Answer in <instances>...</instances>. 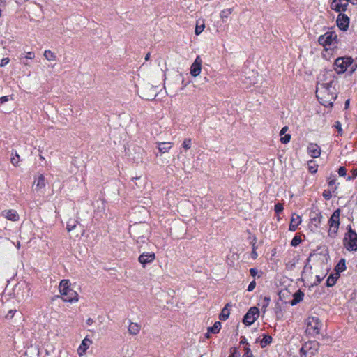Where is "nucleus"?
I'll list each match as a JSON object with an SVG mask.
<instances>
[{
  "label": "nucleus",
  "mask_w": 357,
  "mask_h": 357,
  "mask_svg": "<svg viewBox=\"0 0 357 357\" xmlns=\"http://www.w3.org/2000/svg\"><path fill=\"white\" fill-rule=\"evenodd\" d=\"M59 292L62 295V299L64 302H77L79 299L78 294L70 287L68 280H62L60 282Z\"/></svg>",
  "instance_id": "1"
},
{
  "label": "nucleus",
  "mask_w": 357,
  "mask_h": 357,
  "mask_svg": "<svg viewBox=\"0 0 357 357\" xmlns=\"http://www.w3.org/2000/svg\"><path fill=\"white\" fill-rule=\"evenodd\" d=\"M31 289L32 285L30 283L22 281L15 285L13 293L18 301H21L32 296Z\"/></svg>",
  "instance_id": "2"
},
{
  "label": "nucleus",
  "mask_w": 357,
  "mask_h": 357,
  "mask_svg": "<svg viewBox=\"0 0 357 357\" xmlns=\"http://www.w3.org/2000/svg\"><path fill=\"white\" fill-rule=\"evenodd\" d=\"M305 333L310 337H314L318 335L322 326L319 318L315 317H308L305 320Z\"/></svg>",
  "instance_id": "3"
},
{
  "label": "nucleus",
  "mask_w": 357,
  "mask_h": 357,
  "mask_svg": "<svg viewBox=\"0 0 357 357\" xmlns=\"http://www.w3.org/2000/svg\"><path fill=\"white\" fill-rule=\"evenodd\" d=\"M130 234L137 243H146L148 241V227L146 225H135Z\"/></svg>",
  "instance_id": "4"
},
{
  "label": "nucleus",
  "mask_w": 357,
  "mask_h": 357,
  "mask_svg": "<svg viewBox=\"0 0 357 357\" xmlns=\"http://www.w3.org/2000/svg\"><path fill=\"white\" fill-rule=\"evenodd\" d=\"M319 349V343L317 341H308L303 344L300 349L301 357H313Z\"/></svg>",
  "instance_id": "5"
},
{
  "label": "nucleus",
  "mask_w": 357,
  "mask_h": 357,
  "mask_svg": "<svg viewBox=\"0 0 357 357\" xmlns=\"http://www.w3.org/2000/svg\"><path fill=\"white\" fill-rule=\"evenodd\" d=\"M354 59L351 56L338 57L334 62V70L337 74H343L347 68L352 65Z\"/></svg>",
  "instance_id": "6"
},
{
  "label": "nucleus",
  "mask_w": 357,
  "mask_h": 357,
  "mask_svg": "<svg viewBox=\"0 0 357 357\" xmlns=\"http://www.w3.org/2000/svg\"><path fill=\"white\" fill-rule=\"evenodd\" d=\"M344 245L350 251L357 250V234L349 226L347 233L344 238Z\"/></svg>",
  "instance_id": "7"
},
{
  "label": "nucleus",
  "mask_w": 357,
  "mask_h": 357,
  "mask_svg": "<svg viewBox=\"0 0 357 357\" xmlns=\"http://www.w3.org/2000/svg\"><path fill=\"white\" fill-rule=\"evenodd\" d=\"M340 210H335L328 220L329 229L328 233V236L331 237H335L337 232L340 225Z\"/></svg>",
  "instance_id": "8"
},
{
  "label": "nucleus",
  "mask_w": 357,
  "mask_h": 357,
  "mask_svg": "<svg viewBox=\"0 0 357 357\" xmlns=\"http://www.w3.org/2000/svg\"><path fill=\"white\" fill-rule=\"evenodd\" d=\"M319 43L326 47L332 44H337V37L335 31H327L324 35H321L318 38Z\"/></svg>",
  "instance_id": "9"
},
{
  "label": "nucleus",
  "mask_w": 357,
  "mask_h": 357,
  "mask_svg": "<svg viewBox=\"0 0 357 357\" xmlns=\"http://www.w3.org/2000/svg\"><path fill=\"white\" fill-rule=\"evenodd\" d=\"M259 314V309L256 307H252L245 314L243 322L246 326L252 324L258 318Z\"/></svg>",
  "instance_id": "10"
},
{
  "label": "nucleus",
  "mask_w": 357,
  "mask_h": 357,
  "mask_svg": "<svg viewBox=\"0 0 357 357\" xmlns=\"http://www.w3.org/2000/svg\"><path fill=\"white\" fill-rule=\"evenodd\" d=\"M349 22L350 19L346 14L339 13L336 20V24L341 31H346L349 28Z\"/></svg>",
  "instance_id": "11"
},
{
  "label": "nucleus",
  "mask_w": 357,
  "mask_h": 357,
  "mask_svg": "<svg viewBox=\"0 0 357 357\" xmlns=\"http://www.w3.org/2000/svg\"><path fill=\"white\" fill-rule=\"evenodd\" d=\"M348 0H333L331 8L335 12H345L348 7Z\"/></svg>",
  "instance_id": "12"
},
{
  "label": "nucleus",
  "mask_w": 357,
  "mask_h": 357,
  "mask_svg": "<svg viewBox=\"0 0 357 357\" xmlns=\"http://www.w3.org/2000/svg\"><path fill=\"white\" fill-rule=\"evenodd\" d=\"M202 61L199 56H197L190 67V74L193 77H197L199 75L202 69Z\"/></svg>",
  "instance_id": "13"
},
{
  "label": "nucleus",
  "mask_w": 357,
  "mask_h": 357,
  "mask_svg": "<svg viewBox=\"0 0 357 357\" xmlns=\"http://www.w3.org/2000/svg\"><path fill=\"white\" fill-rule=\"evenodd\" d=\"M91 344L92 340L89 339L87 336L85 337L77 349L78 355L79 356H83L86 353V350L89 348Z\"/></svg>",
  "instance_id": "14"
},
{
  "label": "nucleus",
  "mask_w": 357,
  "mask_h": 357,
  "mask_svg": "<svg viewBox=\"0 0 357 357\" xmlns=\"http://www.w3.org/2000/svg\"><path fill=\"white\" fill-rule=\"evenodd\" d=\"M155 259V253L146 252V253L142 254L139 257L138 260H139V263H141L143 265V266H144L146 264H149V263L153 261Z\"/></svg>",
  "instance_id": "15"
},
{
  "label": "nucleus",
  "mask_w": 357,
  "mask_h": 357,
  "mask_svg": "<svg viewBox=\"0 0 357 357\" xmlns=\"http://www.w3.org/2000/svg\"><path fill=\"white\" fill-rule=\"evenodd\" d=\"M307 152L312 158H317L321 154V148L317 144L310 143L307 146Z\"/></svg>",
  "instance_id": "16"
},
{
  "label": "nucleus",
  "mask_w": 357,
  "mask_h": 357,
  "mask_svg": "<svg viewBox=\"0 0 357 357\" xmlns=\"http://www.w3.org/2000/svg\"><path fill=\"white\" fill-rule=\"evenodd\" d=\"M301 223V218L300 215L294 213L291 216V222L289 224V230L294 231L298 226Z\"/></svg>",
  "instance_id": "17"
},
{
  "label": "nucleus",
  "mask_w": 357,
  "mask_h": 357,
  "mask_svg": "<svg viewBox=\"0 0 357 357\" xmlns=\"http://www.w3.org/2000/svg\"><path fill=\"white\" fill-rule=\"evenodd\" d=\"M322 215L318 211H312L310 213V220L316 227H318L321 224Z\"/></svg>",
  "instance_id": "18"
},
{
  "label": "nucleus",
  "mask_w": 357,
  "mask_h": 357,
  "mask_svg": "<svg viewBox=\"0 0 357 357\" xmlns=\"http://www.w3.org/2000/svg\"><path fill=\"white\" fill-rule=\"evenodd\" d=\"M2 215L8 220L13 222L19 220V215L15 210L4 211L2 212Z\"/></svg>",
  "instance_id": "19"
},
{
  "label": "nucleus",
  "mask_w": 357,
  "mask_h": 357,
  "mask_svg": "<svg viewBox=\"0 0 357 357\" xmlns=\"http://www.w3.org/2000/svg\"><path fill=\"white\" fill-rule=\"evenodd\" d=\"M128 333L131 335H137L141 330V326L137 323L131 322L128 326Z\"/></svg>",
  "instance_id": "20"
},
{
  "label": "nucleus",
  "mask_w": 357,
  "mask_h": 357,
  "mask_svg": "<svg viewBox=\"0 0 357 357\" xmlns=\"http://www.w3.org/2000/svg\"><path fill=\"white\" fill-rule=\"evenodd\" d=\"M158 148L161 153H165L168 152L172 148V142H158Z\"/></svg>",
  "instance_id": "21"
},
{
  "label": "nucleus",
  "mask_w": 357,
  "mask_h": 357,
  "mask_svg": "<svg viewBox=\"0 0 357 357\" xmlns=\"http://www.w3.org/2000/svg\"><path fill=\"white\" fill-rule=\"evenodd\" d=\"M33 184L36 185L37 190H41L46 185L45 176L40 174L35 181Z\"/></svg>",
  "instance_id": "22"
},
{
  "label": "nucleus",
  "mask_w": 357,
  "mask_h": 357,
  "mask_svg": "<svg viewBox=\"0 0 357 357\" xmlns=\"http://www.w3.org/2000/svg\"><path fill=\"white\" fill-rule=\"evenodd\" d=\"M230 306H231V305L229 303H227L225 305L224 308L222 310V312L219 315V319L220 320L225 321L228 319L229 314H230L229 309V307Z\"/></svg>",
  "instance_id": "23"
},
{
  "label": "nucleus",
  "mask_w": 357,
  "mask_h": 357,
  "mask_svg": "<svg viewBox=\"0 0 357 357\" xmlns=\"http://www.w3.org/2000/svg\"><path fill=\"white\" fill-rule=\"evenodd\" d=\"M303 296H304V294L301 290L297 291L294 294V299L291 301V304L292 305H296L301 301H302Z\"/></svg>",
  "instance_id": "24"
},
{
  "label": "nucleus",
  "mask_w": 357,
  "mask_h": 357,
  "mask_svg": "<svg viewBox=\"0 0 357 357\" xmlns=\"http://www.w3.org/2000/svg\"><path fill=\"white\" fill-rule=\"evenodd\" d=\"M221 328V323L220 321H215L213 326L208 328V333L217 334L219 333Z\"/></svg>",
  "instance_id": "25"
},
{
  "label": "nucleus",
  "mask_w": 357,
  "mask_h": 357,
  "mask_svg": "<svg viewBox=\"0 0 357 357\" xmlns=\"http://www.w3.org/2000/svg\"><path fill=\"white\" fill-rule=\"evenodd\" d=\"M78 223V220L77 219H69L66 224V229L68 232L75 229Z\"/></svg>",
  "instance_id": "26"
},
{
  "label": "nucleus",
  "mask_w": 357,
  "mask_h": 357,
  "mask_svg": "<svg viewBox=\"0 0 357 357\" xmlns=\"http://www.w3.org/2000/svg\"><path fill=\"white\" fill-rule=\"evenodd\" d=\"M233 11H234V8H228V9H225L220 12V16L223 22H226V19L228 17V16L231 13H232Z\"/></svg>",
  "instance_id": "27"
},
{
  "label": "nucleus",
  "mask_w": 357,
  "mask_h": 357,
  "mask_svg": "<svg viewBox=\"0 0 357 357\" xmlns=\"http://www.w3.org/2000/svg\"><path fill=\"white\" fill-rule=\"evenodd\" d=\"M337 278H338L337 273H336L335 275H330V276L327 279L326 285L328 287L333 286L335 284Z\"/></svg>",
  "instance_id": "28"
},
{
  "label": "nucleus",
  "mask_w": 357,
  "mask_h": 357,
  "mask_svg": "<svg viewBox=\"0 0 357 357\" xmlns=\"http://www.w3.org/2000/svg\"><path fill=\"white\" fill-rule=\"evenodd\" d=\"M44 56L48 61H56V54L50 50H45L44 52Z\"/></svg>",
  "instance_id": "29"
},
{
  "label": "nucleus",
  "mask_w": 357,
  "mask_h": 357,
  "mask_svg": "<svg viewBox=\"0 0 357 357\" xmlns=\"http://www.w3.org/2000/svg\"><path fill=\"white\" fill-rule=\"evenodd\" d=\"M20 161V155L17 152H15V155H13V157L10 158V162L12 165H13L15 167L18 166V164Z\"/></svg>",
  "instance_id": "30"
},
{
  "label": "nucleus",
  "mask_w": 357,
  "mask_h": 357,
  "mask_svg": "<svg viewBox=\"0 0 357 357\" xmlns=\"http://www.w3.org/2000/svg\"><path fill=\"white\" fill-rule=\"evenodd\" d=\"M272 337L269 335H264L263 339L261 340V347H265L268 344L271 343Z\"/></svg>",
  "instance_id": "31"
},
{
  "label": "nucleus",
  "mask_w": 357,
  "mask_h": 357,
  "mask_svg": "<svg viewBox=\"0 0 357 357\" xmlns=\"http://www.w3.org/2000/svg\"><path fill=\"white\" fill-rule=\"evenodd\" d=\"M346 268L344 259H342L337 264L335 269L337 272L343 271Z\"/></svg>",
  "instance_id": "32"
},
{
  "label": "nucleus",
  "mask_w": 357,
  "mask_h": 357,
  "mask_svg": "<svg viewBox=\"0 0 357 357\" xmlns=\"http://www.w3.org/2000/svg\"><path fill=\"white\" fill-rule=\"evenodd\" d=\"M302 240L301 236H295L291 241V245L293 247H296L298 245L301 243Z\"/></svg>",
  "instance_id": "33"
},
{
  "label": "nucleus",
  "mask_w": 357,
  "mask_h": 357,
  "mask_svg": "<svg viewBox=\"0 0 357 357\" xmlns=\"http://www.w3.org/2000/svg\"><path fill=\"white\" fill-rule=\"evenodd\" d=\"M334 84V80L332 79L331 80L330 82H327V83H323L321 84V86L324 88L326 91H330V89L331 87H333V85Z\"/></svg>",
  "instance_id": "34"
},
{
  "label": "nucleus",
  "mask_w": 357,
  "mask_h": 357,
  "mask_svg": "<svg viewBox=\"0 0 357 357\" xmlns=\"http://www.w3.org/2000/svg\"><path fill=\"white\" fill-rule=\"evenodd\" d=\"M191 144L192 143L190 139H185L183 142L182 146L185 150H188L191 148Z\"/></svg>",
  "instance_id": "35"
},
{
  "label": "nucleus",
  "mask_w": 357,
  "mask_h": 357,
  "mask_svg": "<svg viewBox=\"0 0 357 357\" xmlns=\"http://www.w3.org/2000/svg\"><path fill=\"white\" fill-rule=\"evenodd\" d=\"M204 27H205L204 24H202V25H199L198 24H197L195 30V35H197V36L199 35L203 31Z\"/></svg>",
  "instance_id": "36"
},
{
  "label": "nucleus",
  "mask_w": 357,
  "mask_h": 357,
  "mask_svg": "<svg viewBox=\"0 0 357 357\" xmlns=\"http://www.w3.org/2000/svg\"><path fill=\"white\" fill-rule=\"evenodd\" d=\"M284 208H283V205L280 203H277L275 205V207H274V211L275 212L278 214L280 213H281L282 211H283Z\"/></svg>",
  "instance_id": "37"
},
{
  "label": "nucleus",
  "mask_w": 357,
  "mask_h": 357,
  "mask_svg": "<svg viewBox=\"0 0 357 357\" xmlns=\"http://www.w3.org/2000/svg\"><path fill=\"white\" fill-rule=\"evenodd\" d=\"M291 139V135L289 134H287L285 135L284 137H282L280 138V142L282 143V144H287L288 142H289Z\"/></svg>",
  "instance_id": "38"
},
{
  "label": "nucleus",
  "mask_w": 357,
  "mask_h": 357,
  "mask_svg": "<svg viewBox=\"0 0 357 357\" xmlns=\"http://www.w3.org/2000/svg\"><path fill=\"white\" fill-rule=\"evenodd\" d=\"M323 197L326 199H330L332 197V194H331V191L329 190H325L324 192H323Z\"/></svg>",
  "instance_id": "39"
},
{
  "label": "nucleus",
  "mask_w": 357,
  "mask_h": 357,
  "mask_svg": "<svg viewBox=\"0 0 357 357\" xmlns=\"http://www.w3.org/2000/svg\"><path fill=\"white\" fill-rule=\"evenodd\" d=\"M338 174L340 176H346L347 174V169L344 167H340L339 169H338Z\"/></svg>",
  "instance_id": "40"
},
{
  "label": "nucleus",
  "mask_w": 357,
  "mask_h": 357,
  "mask_svg": "<svg viewBox=\"0 0 357 357\" xmlns=\"http://www.w3.org/2000/svg\"><path fill=\"white\" fill-rule=\"evenodd\" d=\"M333 126L336 129H337L338 133L341 135L342 132V127H341V123L339 121H335V123Z\"/></svg>",
  "instance_id": "41"
},
{
  "label": "nucleus",
  "mask_w": 357,
  "mask_h": 357,
  "mask_svg": "<svg viewBox=\"0 0 357 357\" xmlns=\"http://www.w3.org/2000/svg\"><path fill=\"white\" fill-rule=\"evenodd\" d=\"M245 352L243 355V357H252V352H251L250 348L245 347Z\"/></svg>",
  "instance_id": "42"
},
{
  "label": "nucleus",
  "mask_w": 357,
  "mask_h": 357,
  "mask_svg": "<svg viewBox=\"0 0 357 357\" xmlns=\"http://www.w3.org/2000/svg\"><path fill=\"white\" fill-rule=\"evenodd\" d=\"M256 287V282L255 280H253L250 284L248 287V291H252Z\"/></svg>",
  "instance_id": "43"
},
{
  "label": "nucleus",
  "mask_w": 357,
  "mask_h": 357,
  "mask_svg": "<svg viewBox=\"0 0 357 357\" xmlns=\"http://www.w3.org/2000/svg\"><path fill=\"white\" fill-rule=\"evenodd\" d=\"M308 169L312 174L316 173L317 172V165H309Z\"/></svg>",
  "instance_id": "44"
},
{
  "label": "nucleus",
  "mask_w": 357,
  "mask_h": 357,
  "mask_svg": "<svg viewBox=\"0 0 357 357\" xmlns=\"http://www.w3.org/2000/svg\"><path fill=\"white\" fill-rule=\"evenodd\" d=\"M9 61L10 60H9L8 58H3L1 60L0 66L1 67H4L5 66H6L9 63Z\"/></svg>",
  "instance_id": "45"
},
{
  "label": "nucleus",
  "mask_w": 357,
  "mask_h": 357,
  "mask_svg": "<svg viewBox=\"0 0 357 357\" xmlns=\"http://www.w3.org/2000/svg\"><path fill=\"white\" fill-rule=\"evenodd\" d=\"M356 63L351 66L349 72V75H351L357 69V58L356 59Z\"/></svg>",
  "instance_id": "46"
},
{
  "label": "nucleus",
  "mask_w": 357,
  "mask_h": 357,
  "mask_svg": "<svg viewBox=\"0 0 357 357\" xmlns=\"http://www.w3.org/2000/svg\"><path fill=\"white\" fill-rule=\"evenodd\" d=\"M270 302V298L268 297H264V304L262 307L265 310V308L268 305Z\"/></svg>",
  "instance_id": "47"
},
{
  "label": "nucleus",
  "mask_w": 357,
  "mask_h": 357,
  "mask_svg": "<svg viewBox=\"0 0 357 357\" xmlns=\"http://www.w3.org/2000/svg\"><path fill=\"white\" fill-rule=\"evenodd\" d=\"M9 96H5L0 98V105L9 100Z\"/></svg>",
  "instance_id": "48"
},
{
  "label": "nucleus",
  "mask_w": 357,
  "mask_h": 357,
  "mask_svg": "<svg viewBox=\"0 0 357 357\" xmlns=\"http://www.w3.org/2000/svg\"><path fill=\"white\" fill-rule=\"evenodd\" d=\"M35 56V54L32 52H29L26 53V58L28 59H32Z\"/></svg>",
  "instance_id": "49"
},
{
  "label": "nucleus",
  "mask_w": 357,
  "mask_h": 357,
  "mask_svg": "<svg viewBox=\"0 0 357 357\" xmlns=\"http://www.w3.org/2000/svg\"><path fill=\"white\" fill-rule=\"evenodd\" d=\"M250 273L252 276L255 277L257 275V274L258 273V271L257 268H250Z\"/></svg>",
  "instance_id": "50"
},
{
  "label": "nucleus",
  "mask_w": 357,
  "mask_h": 357,
  "mask_svg": "<svg viewBox=\"0 0 357 357\" xmlns=\"http://www.w3.org/2000/svg\"><path fill=\"white\" fill-rule=\"evenodd\" d=\"M15 312H16V310H10V311L8 312V313L6 314V318H7V319H11V318L13 317L14 313H15Z\"/></svg>",
  "instance_id": "51"
},
{
  "label": "nucleus",
  "mask_w": 357,
  "mask_h": 357,
  "mask_svg": "<svg viewBox=\"0 0 357 357\" xmlns=\"http://www.w3.org/2000/svg\"><path fill=\"white\" fill-rule=\"evenodd\" d=\"M6 7V2L0 1V17L1 16L2 9Z\"/></svg>",
  "instance_id": "52"
},
{
  "label": "nucleus",
  "mask_w": 357,
  "mask_h": 357,
  "mask_svg": "<svg viewBox=\"0 0 357 357\" xmlns=\"http://www.w3.org/2000/svg\"><path fill=\"white\" fill-rule=\"evenodd\" d=\"M287 130H288L287 126L283 127L280 132V135L282 136L283 135H284Z\"/></svg>",
  "instance_id": "53"
},
{
  "label": "nucleus",
  "mask_w": 357,
  "mask_h": 357,
  "mask_svg": "<svg viewBox=\"0 0 357 357\" xmlns=\"http://www.w3.org/2000/svg\"><path fill=\"white\" fill-rule=\"evenodd\" d=\"M335 178H334V177H333V178H330V180H329V181H328V185H329V186H332V185H333L335 184Z\"/></svg>",
  "instance_id": "54"
},
{
  "label": "nucleus",
  "mask_w": 357,
  "mask_h": 357,
  "mask_svg": "<svg viewBox=\"0 0 357 357\" xmlns=\"http://www.w3.org/2000/svg\"><path fill=\"white\" fill-rule=\"evenodd\" d=\"M94 321L93 319L91 318H89L87 320H86V324L87 325L89 326H91L93 324Z\"/></svg>",
  "instance_id": "55"
},
{
  "label": "nucleus",
  "mask_w": 357,
  "mask_h": 357,
  "mask_svg": "<svg viewBox=\"0 0 357 357\" xmlns=\"http://www.w3.org/2000/svg\"><path fill=\"white\" fill-rule=\"evenodd\" d=\"M349 103H350V101L349 99L345 101V103H344V109L345 110L348 109Z\"/></svg>",
  "instance_id": "56"
},
{
  "label": "nucleus",
  "mask_w": 357,
  "mask_h": 357,
  "mask_svg": "<svg viewBox=\"0 0 357 357\" xmlns=\"http://www.w3.org/2000/svg\"><path fill=\"white\" fill-rule=\"evenodd\" d=\"M252 257L253 258H256L257 257V252L255 251V248H253V250L252 252Z\"/></svg>",
  "instance_id": "57"
},
{
  "label": "nucleus",
  "mask_w": 357,
  "mask_h": 357,
  "mask_svg": "<svg viewBox=\"0 0 357 357\" xmlns=\"http://www.w3.org/2000/svg\"><path fill=\"white\" fill-rule=\"evenodd\" d=\"M351 2L353 5L357 6V0H348V3Z\"/></svg>",
  "instance_id": "58"
},
{
  "label": "nucleus",
  "mask_w": 357,
  "mask_h": 357,
  "mask_svg": "<svg viewBox=\"0 0 357 357\" xmlns=\"http://www.w3.org/2000/svg\"><path fill=\"white\" fill-rule=\"evenodd\" d=\"M352 174H353V178H355L356 176H357V169L353 170Z\"/></svg>",
  "instance_id": "59"
},
{
  "label": "nucleus",
  "mask_w": 357,
  "mask_h": 357,
  "mask_svg": "<svg viewBox=\"0 0 357 357\" xmlns=\"http://www.w3.org/2000/svg\"><path fill=\"white\" fill-rule=\"evenodd\" d=\"M240 344H247V342H246V340L245 339V337H243V338L241 340Z\"/></svg>",
  "instance_id": "60"
},
{
  "label": "nucleus",
  "mask_w": 357,
  "mask_h": 357,
  "mask_svg": "<svg viewBox=\"0 0 357 357\" xmlns=\"http://www.w3.org/2000/svg\"><path fill=\"white\" fill-rule=\"evenodd\" d=\"M323 280V277L321 278L320 276H317V282L319 283L321 282V281Z\"/></svg>",
  "instance_id": "61"
},
{
  "label": "nucleus",
  "mask_w": 357,
  "mask_h": 357,
  "mask_svg": "<svg viewBox=\"0 0 357 357\" xmlns=\"http://www.w3.org/2000/svg\"><path fill=\"white\" fill-rule=\"evenodd\" d=\"M150 58V53H148L145 56V60L148 61Z\"/></svg>",
  "instance_id": "62"
},
{
  "label": "nucleus",
  "mask_w": 357,
  "mask_h": 357,
  "mask_svg": "<svg viewBox=\"0 0 357 357\" xmlns=\"http://www.w3.org/2000/svg\"><path fill=\"white\" fill-rule=\"evenodd\" d=\"M209 333H208V331L206 333L205 337H206V338H209V337H210V335H209Z\"/></svg>",
  "instance_id": "63"
},
{
  "label": "nucleus",
  "mask_w": 357,
  "mask_h": 357,
  "mask_svg": "<svg viewBox=\"0 0 357 357\" xmlns=\"http://www.w3.org/2000/svg\"><path fill=\"white\" fill-rule=\"evenodd\" d=\"M17 248L19 249L20 248V242H17Z\"/></svg>",
  "instance_id": "64"
}]
</instances>
